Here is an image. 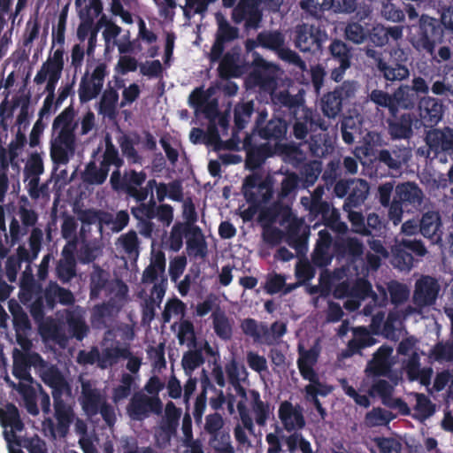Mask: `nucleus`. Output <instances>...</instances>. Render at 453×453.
<instances>
[{
  "mask_svg": "<svg viewBox=\"0 0 453 453\" xmlns=\"http://www.w3.org/2000/svg\"><path fill=\"white\" fill-rule=\"evenodd\" d=\"M12 374L13 376L23 381L32 382L33 378L30 369L33 367L36 373L41 367H45V360L39 353H22L18 349H14L12 352Z\"/></svg>",
  "mask_w": 453,
  "mask_h": 453,
  "instance_id": "17",
  "label": "nucleus"
},
{
  "mask_svg": "<svg viewBox=\"0 0 453 453\" xmlns=\"http://www.w3.org/2000/svg\"><path fill=\"white\" fill-rule=\"evenodd\" d=\"M334 145L328 134H319L311 135L309 141V150L311 155L315 157L322 158L332 153Z\"/></svg>",
  "mask_w": 453,
  "mask_h": 453,
  "instance_id": "49",
  "label": "nucleus"
},
{
  "mask_svg": "<svg viewBox=\"0 0 453 453\" xmlns=\"http://www.w3.org/2000/svg\"><path fill=\"white\" fill-rule=\"evenodd\" d=\"M393 353V348L387 344L381 345L372 355V358L368 361L365 374L368 377H387L391 372L392 362L390 357Z\"/></svg>",
  "mask_w": 453,
  "mask_h": 453,
  "instance_id": "27",
  "label": "nucleus"
},
{
  "mask_svg": "<svg viewBox=\"0 0 453 453\" xmlns=\"http://www.w3.org/2000/svg\"><path fill=\"white\" fill-rule=\"evenodd\" d=\"M52 254L43 256L37 270L38 280L27 265L22 273L19 281V299L20 303L29 309V312L37 323H42L45 318L46 311H53L58 303L65 306L73 305L75 297L73 292L58 285L57 281L50 280L45 288L40 281L48 278L50 262Z\"/></svg>",
  "mask_w": 453,
  "mask_h": 453,
  "instance_id": "1",
  "label": "nucleus"
},
{
  "mask_svg": "<svg viewBox=\"0 0 453 453\" xmlns=\"http://www.w3.org/2000/svg\"><path fill=\"white\" fill-rule=\"evenodd\" d=\"M289 453L299 449L302 453H313L311 442L301 433L294 432L288 436H282Z\"/></svg>",
  "mask_w": 453,
  "mask_h": 453,
  "instance_id": "60",
  "label": "nucleus"
},
{
  "mask_svg": "<svg viewBox=\"0 0 453 453\" xmlns=\"http://www.w3.org/2000/svg\"><path fill=\"white\" fill-rule=\"evenodd\" d=\"M292 125L293 135L296 140H304L307 135L318 129L326 131L327 126L319 114L314 112L307 106L298 111V115H293L288 120Z\"/></svg>",
  "mask_w": 453,
  "mask_h": 453,
  "instance_id": "13",
  "label": "nucleus"
},
{
  "mask_svg": "<svg viewBox=\"0 0 453 453\" xmlns=\"http://www.w3.org/2000/svg\"><path fill=\"white\" fill-rule=\"evenodd\" d=\"M54 418H46L42 421V429L53 440L58 437L65 438L69 434L70 426L75 419V413L71 404L67 403L63 397L53 399Z\"/></svg>",
  "mask_w": 453,
  "mask_h": 453,
  "instance_id": "5",
  "label": "nucleus"
},
{
  "mask_svg": "<svg viewBox=\"0 0 453 453\" xmlns=\"http://www.w3.org/2000/svg\"><path fill=\"white\" fill-rule=\"evenodd\" d=\"M111 166L103 159L100 162V167H97L94 161H90L84 171V180L92 185L103 184L108 177Z\"/></svg>",
  "mask_w": 453,
  "mask_h": 453,
  "instance_id": "51",
  "label": "nucleus"
},
{
  "mask_svg": "<svg viewBox=\"0 0 453 453\" xmlns=\"http://www.w3.org/2000/svg\"><path fill=\"white\" fill-rule=\"evenodd\" d=\"M390 55L388 59L380 61L374 74L391 84L407 80L410 77V69L406 65L407 57L403 50L394 49Z\"/></svg>",
  "mask_w": 453,
  "mask_h": 453,
  "instance_id": "9",
  "label": "nucleus"
},
{
  "mask_svg": "<svg viewBox=\"0 0 453 453\" xmlns=\"http://www.w3.org/2000/svg\"><path fill=\"white\" fill-rule=\"evenodd\" d=\"M189 255L204 257L207 254V243L200 227H192L186 242Z\"/></svg>",
  "mask_w": 453,
  "mask_h": 453,
  "instance_id": "53",
  "label": "nucleus"
},
{
  "mask_svg": "<svg viewBox=\"0 0 453 453\" xmlns=\"http://www.w3.org/2000/svg\"><path fill=\"white\" fill-rule=\"evenodd\" d=\"M147 173L143 171L134 169L125 170L123 173L120 170H114L110 178L111 188L116 192H122L135 202H140V188L146 182Z\"/></svg>",
  "mask_w": 453,
  "mask_h": 453,
  "instance_id": "8",
  "label": "nucleus"
},
{
  "mask_svg": "<svg viewBox=\"0 0 453 453\" xmlns=\"http://www.w3.org/2000/svg\"><path fill=\"white\" fill-rule=\"evenodd\" d=\"M106 402L105 397L101 394L100 390L94 388L90 381L81 382V392L80 396V403L83 411L88 417H94L100 411V407Z\"/></svg>",
  "mask_w": 453,
  "mask_h": 453,
  "instance_id": "30",
  "label": "nucleus"
},
{
  "mask_svg": "<svg viewBox=\"0 0 453 453\" xmlns=\"http://www.w3.org/2000/svg\"><path fill=\"white\" fill-rule=\"evenodd\" d=\"M217 22L218 29L215 38L226 42H232L238 38L239 29L236 27L231 26L222 15H217Z\"/></svg>",
  "mask_w": 453,
  "mask_h": 453,
  "instance_id": "63",
  "label": "nucleus"
},
{
  "mask_svg": "<svg viewBox=\"0 0 453 453\" xmlns=\"http://www.w3.org/2000/svg\"><path fill=\"white\" fill-rule=\"evenodd\" d=\"M253 57V70L249 75V80L262 91L269 93L271 96L273 93L277 91L275 66L266 62L257 52H254Z\"/></svg>",
  "mask_w": 453,
  "mask_h": 453,
  "instance_id": "12",
  "label": "nucleus"
},
{
  "mask_svg": "<svg viewBox=\"0 0 453 453\" xmlns=\"http://www.w3.org/2000/svg\"><path fill=\"white\" fill-rule=\"evenodd\" d=\"M394 198L410 211L418 210L423 203L424 194L415 182L406 181L395 186Z\"/></svg>",
  "mask_w": 453,
  "mask_h": 453,
  "instance_id": "29",
  "label": "nucleus"
},
{
  "mask_svg": "<svg viewBox=\"0 0 453 453\" xmlns=\"http://www.w3.org/2000/svg\"><path fill=\"white\" fill-rule=\"evenodd\" d=\"M293 35L295 47L301 52L312 56L321 54L323 44L328 37L320 26L308 23L296 25Z\"/></svg>",
  "mask_w": 453,
  "mask_h": 453,
  "instance_id": "3",
  "label": "nucleus"
},
{
  "mask_svg": "<svg viewBox=\"0 0 453 453\" xmlns=\"http://www.w3.org/2000/svg\"><path fill=\"white\" fill-rule=\"evenodd\" d=\"M419 122L426 127L434 128L442 119L444 105L439 98L425 96L421 98L419 104Z\"/></svg>",
  "mask_w": 453,
  "mask_h": 453,
  "instance_id": "28",
  "label": "nucleus"
},
{
  "mask_svg": "<svg viewBox=\"0 0 453 453\" xmlns=\"http://www.w3.org/2000/svg\"><path fill=\"white\" fill-rule=\"evenodd\" d=\"M240 54L238 51L232 50L224 54L222 58L219 61V75L222 79H229L232 77H239L241 75L240 66L238 61Z\"/></svg>",
  "mask_w": 453,
  "mask_h": 453,
  "instance_id": "46",
  "label": "nucleus"
},
{
  "mask_svg": "<svg viewBox=\"0 0 453 453\" xmlns=\"http://www.w3.org/2000/svg\"><path fill=\"white\" fill-rule=\"evenodd\" d=\"M75 152V138L57 135L50 144V157L54 165H66Z\"/></svg>",
  "mask_w": 453,
  "mask_h": 453,
  "instance_id": "31",
  "label": "nucleus"
},
{
  "mask_svg": "<svg viewBox=\"0 0 453 453\" xmlns=\"http://www.w3.org/2000/svg\"><path fill=\"white\" fill-rule=\"evenodd\" d=\"M395 416L391 411L380 407H374L365 414V421L368 426H378L388 424Z\"/></svg>",
  "mask_w": 453,
  "mask_h": 453,
  "instance_id": "64",
  "label": "nucleus"
},
{
  "mask_svg": "<svg viewBox=\"0 0 453 453\" xmlns=\"http://www.w3.org/2000/svg\"><path fill=\"white\" fill-rule=\"evenodd\" d=\"M44 172V166L42 157L38 153H32L28 157L23 171L24 182L27 184L32 181V185L35 186L37 179Z\"/></svg>",
  "mask_w": 453,
  "mask_h": 453,
  "instance_id": "54",
  "label": "nucleus"
},
{
  "mask_svg": "<svg viewBox=\"0 0 453 453\" xmlns=\"http://www.w3.org/2000/svg\"><path fill=\"white\" fill-rule=\"evenodd\" d=\"M356 90V81H345L333 91L325 94L320 101L323 114L329 119H335L342 111L343 101L353 97Z\"/></svg>",
  "mask_w": 453,
  "mask_h": 453,
  "instance_id": "11",
  "label": "nucleus"
},
{
  "mask_svg": "<svg viewBox=\"0 0 453 453\" xmlns=\"http://www.w3.org/2000/svg\"><path fill=\"white\" fill-rule=\"evenodd\" d=\"M425 142L426 148H419L418 154L428 157L434 153V157H440L441 162H446L447 156L453 157V128L444 127L443 128H432L426 132Z\"/></svg>",
  "mask_w": 453,
  "mask_h": 453,
  "instance_id": "6",
  "label": "nucleus"
},
{
  "mask_svg": "<svg viewBox=\"0 0 453 453\" xmlns=\"http://www.w3.org/2000/svg\"><path fill=\"white\" fill-rule=\"evenodd\" d=\"M419 223V233L432 243L441 242V219L438 211H428L422 214Z\"/></svg>",
  "mask_w": 453,
  "mask_h": 453,
  "instance_id": "32",
  "label": "nucleus"
},
{
  "mask_svg": "<svg viewBox=\"0 0 453 453\" xmlns=\"http://www.w3.org/2000/svg\"><path fill=\"white\" fill-rule=\"evenodd\" d=\"M192 227L181 222H176L170 232L169 248L174 252H178L183 246V237L188 239Z\"/></svg>",
  "mask_w": 453,
  "mask_h": 453,
  "instance_id": "59",
  "label": "nucleus"
},
{
  "mask_svg": "<svg viewBox=\"0 0 453 453\" xmlns=\"http://www.w3.org/2000/svg\"><path fill=\"white\" fill-rule=\"evenodd\" d=\"M107 75L108 70L105 63H99L90 76H88V71L85 73L81 77L78 89L79 99L81 104L88 103L100 95Z\"/></svg>",
  "mask_w": 453,
  "mask_h": 453,
  "instance_id": "15",
  "label": "nucleus"
},
{
  "mask_svg": "<svg viewBox=\"0 0 453 453\" xmlns=\"http://www.w3.org/2000/svg\"><path fill=\"white\" fill-rule=\"evenodd\" d=\"M377 342L372 334L365 326L353 328V338L348 342L345 357L361 354V350Z\"/></svg>",
  "mask_w": 453,
  "mask_h": 453,
  "instance_id": "40",
  "label": "nucleus"
},
{
  "mask_svg": "<svg viewBox=\"0 0 453 453\" xmlns=\"http://www.w3.org/2000/svg\"><path fill=\"white\" fill-rule=\"evenodd\" d=\"M319 238L311 255V261L315 267L324 268L329 265L335 256L334 253V241L326 229L319 232Z\"/></svg>",
  "mask_w": 453,
  "mask_h": 453,
  "instance_id": "25",
  "label": "nucleus"
},
{
  "mask_svg": "<svg viewBox=\"0 0 453 453\" xmlns=\"http://www.w3.org/2000/svg\"><path fill=\"white\" fill-rule=\"evenodd\" d=\"M119 101V93L113 88L105 89L99 102V112L109 117H113L117 113V104Z\"/></svg>",
  "mask_w": 453,
  "mask_h": 453,
  "instance_id": "57",
  "label": "nucleus"
},
{
  "mask_svg": "<svg viewBox=\"0 0 453 453\" xmlns=\"http://www.w3.org/2000/svg\"><path fill=\"white\" fill-rule=\"evenodd\" d=\"M54 418H46L42 421V429L53 440L58 437L65 438L69 434L70 426L75 419V413L71 404L67 403L63 397L53 399Z\"/></svg>",
  "mask_w": 453,
  "mask_h": 453,
  "instance_id": "4",
  "label": "nucleus"
},
{
  "mask_svg": "<svg viewBox=\"0 0 453 453\" xmlns=\"http://www.w3.org/2000/svg\"><path fill=\"white\" fill-rule=\"evenodd\" d=\"M444 27L435 18L421 15L418 24L413 26L411 32V43L419 52L433 54L437 44L443 41Z\"/></svg>",
  "mask_w": 453,
  "mask_h": 453,
  "instance_id": "2",
  "label": "nucleus"
},
{
  "mask_svg": "<svg viewBox=\"0 0 453 453\" xmlns=\"http://www.w3.org/2000/svg\"><path fill=\"white\" fill-rule=\"evenodd\" d=\"M319 349L313 346L309 349H305L303 346H298L297 367L302 378L305 380L315 379L318 374L314 369L319 357Z\"/></svg>",
  "mask_w": 453,
  "mask_h": 453,
  "instance_id": "33",
  "label": "nucleus"
},
{
  "mask_svg": "<svg viewBox=\"0 0 453 453\" xmlns=\"http://www.w3.org/2000/svg\"><path fill=\"white\" fill-rule=\"evenodd\" d=\"M432 76L431 92L441 98L453 102V62L445 63L438 67L436 74Z\"/></svg>",
  "mask_w": 453,
  "mask_h": 453,
  "instance_id": "26",
  "label": "nucleus"
},
{
  "mask_svg": "<svg viewBox=\"0 0 453 453\" xmlns=\"http://www.w3.org/2000/svg\"><path fill=\"white\" fill-rule=\"evenodd\" d=\"M388 133L393 140H409L413 136V127H418V119L414 113L389 114L386 120Z\"/></svg>",
  "mask_w": 453,
  "mask_h": 453,
  "instance_id": "21",
  "label": "nucleus"
},
{
  "mask_svg": "<svg viewBox=\"0 0 453 453\" xmlns=\"http://www.w3.org/2000/svg\"><path fill=\"white\" fill-rule=\"evenodd\" d=\"M139 204L131 208V213L136 219L147 218V219H153L157 217V203L154 196H150L148 202H137Z\"/></svg>",
  "mask_w": 453,
  "mask_h": 453,
  "instance_id": "62",
  "label": "nucleus"
},
{
  "mask_svg": "<svg viewBox=\"0 0 453 453\" xmlns=\"http://www.w3.org/2000/svg\"><path fill=\"white\" fill-rule=\"evenodd\" d=\"M211 317L215 334L223 341H229L233 336V322L226 312L218 307Z\"/></svg>",
  "mask_w": 453,
  "mask_h": 453,
  "instance_id": "45",
  "label": "nucleus"
},
{
  "mask_svg": "<svg viewBox=\"0 0 453 453\" xmlns=\"http://www.w3.org/2000/svg\"><path fill=\"white\" fill-rule=\"evenodd\" d=\"M242 190L247 203L257 206L272 199L273 181L269 177L264 178L259 173H252L245 177Z\"/></svg>",
  "mask_w": 453,
  "mask_h": 453,
  "instance_id": "10",
  "label": "nucleus"
},
{
  "mask_svg": "<svg viewBox=\"0 0 453 453\" xmlns=\"http://www.w3.org/2000/svg\"><path fill=\"white\" fill-rule=\"evenodd\" d=\"M42 241V230L39 227L32 229L28 238L29 250L24 246H19L17 249V257L15 259L19 261V264L20 265L21 262L30 264L36 259L41 251Z\"/></svg>",
  "mask_w": 453,
  "mask_h": 453,
  "instance_id": "39",
  "label": "nucleus"
},
{
  "mask_svg": "<svg viewBox=\"0 0 453 453\" xmlns=\"http://www.w3.org/2000/svg\"><path fill=\"white\" fill-rule=\"evenodd\" d=\"M259 5V0H240L233 9V21L235 24L244 22L245 30L258 28L263 19Z\"/></svg>",
  "mask_w": 453,
  "mask_h": 453,
  "instance_id": "19",
  "label": "nucleus"
},
{
  "mask_svg": "<svg viewBox=\"0 0 453 453\" xmlns=\"http://www.w3.org/2000/svg\"><path fill=\"white\" fill-rule=\"evenodd\" d=\"M288 122L281 117H273L264 127L258 129L257 134L266 141L280 142L287 138Z\"/></svg>",
  "mask_w": 453,
  "mask_h": 453,
  "instance_id": "37",
  "label": "nucleus"
},
{
  "mask_svg": "<svg viewBox=\"0 0 453 453\" xmlns=\"http://www.w3.org/2000/svg\"><path fill=\"white\" fill-rule=\"evenodd\" d=\"M258 42L260 47L277 53L285 45V36L278 30H265L258 33Z\"/></svg>",
  "mask_w": 453,
  "mask_h": 453,
  "instance_id": "55",
  "label": "nucleus"
},
{
  "mask_svg": "<svg viewBox=\"0 0 453 453\" xmlns=\"http://www.w3.org/2000/svg\"><path fill=\"white\" fill-rule=\"evenodd\" d=\"M75 111L72 105L66 107L59 113L52 123V131H58V135H65V137L75 138V129L77 123L74 122Z\"/></svg>",
  "mask_w": 453,
  "mask_h": 453,
  "instance_id": "42",
  "label": "nucleus"
},
{
  "mask_svg": "<svg viewBox=\"0 0 453 453\" xmlns=\"http://www.w3.org/2000/svg\"><path fill=\"white\" fill-rule=\"evenodd\" d=\"M395 107L411 110L419 104V96L410 88V85H400L394 91Z\"/></svg>",
  "mask_w": 453,
  "mask_h": 453,
  "instance_id": "50",
  "label": "nucleus"
},
{
  "mask_svg": "<svg viewBox=\"0 0 453 453\" xmlns=\"http://www.w3.org/2000/svg\"><path fill=\"white\" fill-rule=\"evenodd\" d=\"M328 50L330 53L329 61L337 64L330 73V78L335 82L342 81L345 72L350 67L352 58V48L346 42L334 39L331 42Z\"/></svg>",
  "mask_w": 453,
  "mask_h": 453,
  "instance_id": "18",
  "label": "nucleus"
},
{
  "mask_svg": "<svg viewBox=\"0 0 453 453\" xmlns=\"http://www.w3.org/2000/svg\"><path fill=\"white\" fill-rule=\"evenodd\" d=\"M278 413L284 429L288 432L302 429L305 426L302 411L295 408L288 401H284L280 404Z\"/></svg>",
  "mask_w": 453,
  "mask_h": 453,
  "instance_id": "34",
  "label": "nucleus"
},
{
  "mask_svg": "<svg viewBox=\"0 0 453 453\" xmlns=\"http://www.w3.org/2000/svg\"><path fill=\"white\" fill-rule=\"evenodd\" d=\"M163 411V403L159 396H148L142 393H135L127 407L128 416L133 420L142 421L150 413L159 415Z\"/></svg>",
  "mask_w": 453,
  "mask_h": 453,
  "instance_id": "16",
  "label": "nucleus"
},
{
  "mask_svg": "<svg viewBox=\"0 0 453 453\" xmlns=\"http://www.w3.org/2000/svg\"><path fill=\"white\" fill-rule=\"evenodd\" d=\"M260 329L263 334L262 343L267 346L279 344L288 331L287 323L279 320L272 323L270 327L260 323Z\"/></svg>",
  "mask_w": 453,
  "mask_h": 453,
  "instance_id": "47",
  "label": "nucleus"
},
{
  "mask_svg": "<svg viewBox=\"0 0 453 453\" xmlns=\"http://www.w3.org/2000/svg\"><path fill=\"white\" fill-rule=\"evenodd\" d=\"M441 286L433 276L421 275L415 282L412 301L419 308L431 306L435 303Z\"/></svg>",
  "mask_w": 453,
  "mask_h": 453,
  "instance_id": "20",
  "label": "nucleus"
},
{
  "mask_svg": "<svg viewBox=\"0 0 453 453\" xmlns=\"http://www.w3.org/2000/svg\"><path fill=\"white\" fill-rule=\"evenodd\" d=\"M45 385L51 388L52 398H61L63 395H69L71 388L60 370L45 361V367H41L37 373Z\"/></svg>",
  "mask_w": 453,
  "mask_h": 453,
  "instance_id": "23",
  "label": "nucleus"
},
{
  "mask_svg": "<svg viewBox=\"0 0 453 453\" xmlns=\"http://www.w3.org/2000/svg\"><path fill=\"white\" fill-rule=\"evenodd\" d=\"M65 319L69 333L78 341L83 340L88 333V326L86 324L84 311L80 306H75L65 311Z\"/></svg>",
  "mask_w": 453,
  "mask_h": 453,
  "instance_id": "35",
  "label": "nucleus"
},
{
  "mask_svg": "<svg viewBox=\"0 0 453 453\" xmlns=\"http://www.w3.org/2000/svg\"><path fill=\"white\" fill-rule=\"evenodd\" d=\"M17 215L21 225L14 217L10 223V235L13 242L27 234L31 227L35 228L39 218L38 213L26 196L19 198Z\"/></svg>",
  "mask_w": 453,
  "mask_h": 453,
  "instance_id": "14",
  "label": "nucleus"
},
{
  "mask_svg": "<svg viewBox=\"0 0 453 453\" xmlns=\"http://www.w3.org/2000/svg\"><path fill=\"white\" fill-rule=\"evenodd\" d=\"M108 281V273L99 265H95L90 275V297H97L105 289Z\"/></svg>",
  "mask_w": 453,
  "mask_h": 453,
  "instance_id": "61",
  "label": "nucleus"
},
{
  "mask_svg": "<svg viewBox=\"0 0 453 453\" xmlns=\"http://www.w3.org/2000/svg\"><path fill=\"white\" fill-rule=\"evenodd\" d=\"M369 189L370 187L366 180L362 179L352 180L351 188L342 206L343 210L360 208L368 196Z\"/></svg>",
  "mask_w": 453,
  "mask_h": 453,
  "instance_id": "41",
  "label": "nucleus"
},
{
  "mask_svg": "<svg viewBox=\"0 0 453 453\" xmlns=\"http://www.w3.org/2000/svg\"><path fill=\"white\" fill-rule=\"evenodd\" d=\"M405 370L411 381L419 380L421 385L428 386L433 373L432 368L420 369V358L417 352H413L409 357Z\"/></svg>",
  "mask_w": 453,
  "mask_h": 453,
  "instance_id": "43",
  "label": "nucleus"
},
{
  "mask_svg": "<svg viewBox=\"0 0 453 453\" xmlns=\"http://www.w3.org/2000/svg\"><path fill=\"white\" fill-rule=\"evenodd\" d=\"M76 242H68L62 249L61 257L57 262L55 275L63 283H69L76 276Z\"/></svg>",
  "mask_w": 453,
  "mask_h": 453,
  "instance_id": "24",
  "label": "nucleus"
},
{
  "mask_svg": "<svg viewBox=\"0 0 453 453\" xmlns=\"http://www.w3.org/2000/svg\"><path fill=\"white\" fill-rule=\"evenodd\" d=\"M0 422L2 426L12 428L11 434L13 439L17 438L15 432L24 429V423L20 418L19 409L12 403H8L4 410L0 409Z\"/></svg>",
  "mask_w": 453,
  "mask_h": 453,
  "instance_id": "44",
  "label": "nucleus"
},
{
  "mask_svg": "<svg viewBox=\"0 0 453 453\" xmlns=\"http://www.w3.org/2000/svg\"><path fill=\"white\" fill-rule=\"evenodd\" d=\"M205 358L203 355L202 348H194L186 351L181 358V366L186 375L191 376L193 372L203 365Z\"/></svg>",
  "mask_w": 453,
  "mask_h": 453,
  "instance_id": "56",
  "label": "nucleus"
},
{
  "mask_svg": "<svg viewBox=\"0 0 453 453\" xmlns=\"http://www.w3.org/2000/svg\"><path fill=\"white\" fill-rule=\"evenodd\" d=\"M273 109L288 119L306 106L304 99L300 95H292L288 89L276 91L270 96Z\"/></svg>",
  "mask_w": 453,
  "mask_h": 453,
  "instance_id": "22",
  "label": "nucleus"
},
{
  "mask_svg": "<svg viewBox=\"0 0 453 453\" xmlns=\"http://www.w3.org/2000/svg\"><path fill=\"white\" fill-rule=\"evenodd\" d=\"M250 395L252 398V411L255 414L256 423L260 426H264L270 415L269 403L261 400L260 394L257 390H251Z\"/></svg>",
  "mask_w": 453,
  "mask_h": 453,
  "instance_id": "58",
  "label": "nucleus"
},
{
  "mask_svg": "<svg viewBox=\"0 0 453 453\" xmlns=\"http://www.w3.org/2000/svg\"><path fill=\"white\" fill-rule=\"evenodd\" d=\"M334 253L338 258L349 257L353 260L359 258L364 253V245L356 237H337L334 241Z\"/></svg>",
  "mask_w": 453,
  "mask_h": 453,
  "instance_id": "36",
  "label": "nucleus"
},
{
  "mask_svg": "<svg viewBox=\"0 0 453 453\" xmlns=\"http://www.w3.org/2000/svg\"><path fill=\"white\" fill-rule=\"evenodd\" d=\"M411 157V150L404 145H394L380 150L374 157L373 165L377 174L381 176L400 173Z\"/></svg>",
  "mask_w": 453,
  "mask_h": 453,
  "instance_id": "7",
  "label": "nucleus"
},
{
  "mask_svg": "<svg viewBox=\"0 0 453 453\" xmlns=\"http://www.w3.org/2000/svg\"><path fill=\"white\" fill-rule=\"evenodd\" d=\"M273 155L274 148L268 142L251 145L246 149L245 167L250 171L259 169Z\"/></svg>",
  "mask_w": 453,
  "mask_h": 453,
  "instance_id": "38",
  "label": "nucleus"
},
{
  "mask_svg": "<svg viewBox=\"0 0 453 453\" xmlns=\"http://www.w3.org/2000/svg\"><path fill=\"white\" fill-rule=\"evenodd\" d=\"M131 355L128 347H110L99 352L98 366L106 369L116 365L120 358L126 359Z\"/></svg>",
  "mask_w": 453,
  "mask_h": 453,
  "instance_id": "48",
  "label": "nucleus"
},
{
  "mask_svg": "<svg viewBox=\"0 0 453 453\" xmlns=\"http://www.w3.org/2000/svg\"><path fill=\"white\" fill-rule=\"evenodd\" d=\"M252 100L237 103L234 108V129L239 132L244 129L250 122L255 111Z\"/></svg>",
  "mask_w": 453,
  "mask_h": 453,
  "instance_id": "52",
  "label": "nucleus"
}]
</instances>
